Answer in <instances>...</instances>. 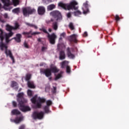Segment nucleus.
Listing matches in <instances>:
<instances>
[{
    "label": "nucleus",
    "instance_id": "obj_1",
    "mask_svg": "<svg viewBox=\"0 0 129 129\" xmlns=\"http://www.w3.org/2000/svg\"><path fill=\"white\" fill-rule=\"evenodd\" d=\"M19 27L20 25L17 22L15 23V27H13L9 24H7L6 25V30L10 32L9 33H5L4 34V31H3L2 36L3 37H4V38L6 40V43H9V42L12 41V40L9 39H10V38H11V37H12V36L14 35V32L11 31H12V30H17V29H19Z\"/></svg>",
    "mask_w": 129,
    "mask_h": 129
},
{
    "label": "nucleus",
    "instance_id": "obj_2",
    "mask_svg": "<svg viewBox=\"0 0 129 129\" xmlns=\"http://www.w3.org/2000/svg\"><path fill=\"white\" fill-rule=\"evenodd\" d=\"M24 96V93H19L17 95V101L19 102V107L22 111L23 112H26V111H30L31 110V108L28 106H25L24 104L27 102V100H25L24 101V98L23 96Z\"/></svg>",
    "mask_w": 129,
    "mask_h": 129
},
{
    "label": "nucleus",
    "instance_id": "obj_3",
    "mask_svg": "<svg viewBox=\"0 0 129 129\" xmlns=\"http://www.w3.org/2000/svg\"><path fill=\"white\" fill-rule=\"evenodd\" d=\"M4 37H3V30L2 29H0V39L1 42H0V48L1 50L2 51H4V50H5V53L6 54L7 56H9L10 58L12 59V60L14 61V57L12 55V52H11V50H7L8 46L7 45L4 44L3 43V40H4Z\"/></svg>",
    "mask_w": 129,
    "mask_h": 129
},
{
    "label": "nucleus",
    "instance_id": "obj_4",
    "mask_svg": "<svg viewBox=\"0 0 129 129\" xmlns=\"http://www.w3.org/2000/svg\"><path fill=\"white\" fill-rule=\"evenodd\" d=\"M78 5V3L74 0L71 1L69 4H66L63 3H58L59 7H60V8H62L64 10H68V11H70V10H73V9H74V10H77L78 7H75V6H77Z\"/></svg>",
    "mask_w": 129,
    "mask_h": 129
},
{
    "label": "nucleus",
    "instance_id": "obj_5",
    "mask_svg": "<svg viewBox=\"0 0 129 129\" xmlns=\"http://www.w3.org/2000/svg\"><path fill=\"white\" fill-rule=\"evenodd\" d=\"M59 70L56 66L53 64H51L50 66V69H47L46 70L40 69V74H45L46 77H50L51 75H52V73L51 72H53V73H57L58 72Z\"/></svg>",
    "mask_w": 129,
    "mask_h": 129
},
{
    "label": "nucleus",
    "instance_id": "obj_6",
    "mask_svg": "<svg viewBox=\"0 0 129 129\" xmlns=\"http://www.w3.org/2000/svg\"><path fill=\"white\" fill-rule=\"evenodd\" d=\"M31 101L34 104H36L37 107H41L42 103L45 101V99L38 97L35 95L31 99Z\"/></svg>",
    "mask_w": 129,
    "mask_h": 129
},
{
    "label": "nucleus",
    "instance_id": "obj_7",
    "mask_svg": "<svg viewBox=\"0 0 129 129\" xmlns=\"http://www.w3.org/2000/svg\"><path fill=\"white\" fill-rule=\"evenodd\" d=\"M36 12L34 9H31L30 7L24 8L23 9V15L25 17H28L29 15H32Z\"/></svg>",
    "mask_w": 129,
    "mask_h": 129
},
{
    "label": "nucleus",
    "instance_id": "obj_8",
    "mask_svg": "<svg viewBox=\"0 0 129 129\" xmlns=\"http://www.w3.org/2000/svg\"><path fill=\"white\" fill-rule=\"evenodd\" d=\"M50 16L55 19L56 21H59V20H62V16L61 13L58 11H54L50 13Z\"/></svg>",
    "mask_w": 129,
    "mask_h": 129
},
{
    "label": "nucleus",
    "instance_id": "obj_9",
    "mask_svg": "<svg viewBox=\"0 0 129 129\" xmlns=\"http://www.w3.org/2000/svg\"><path fill=\"white\" fill-rule=\"evenodd\" d=\"M43 117L44 112H40L39 113L37 112H34L32 114V117L34 118V119H37V118L38 119H42Z\"/></svg>",
    "mask_w": 129,
    "mask_h": 129
},
{
    "label": "nucleus",
    "instance_id": "obj_10",
    "mask_svg": "<svg viewBox=\"0 0 129 129\" xmlns=\"http://www.w3.org/2000/svg\"><path fill=\"white\" fill-rule=\"evenodd\" d=\"M48 38L50 44H55V40L57 38V35L55 33H52L51 35L48 34Z\"/></svg>",
    "mask_w": 129,
    "mask_h": 129
},
{
    "label": "nucleus",
    "instance_id": "obj_11",
    "mask_svg": "<svg viewBox=\"0 0 129 129\" xmlns=\"http://www.w3.org/2000/svg\"><path fill=\"white\" fill-rule=\"evenodd\" d=\"M10 120L12 122H15V123H20L21 121H23V120H24V117L23 116L17 117L15 119L13 120V119H11Z\"/></svg>",
    "mask_w": 129,
    "mask_h": 129
},
{
    "label": "nucleus",
    "instance_id": "obj_12",
    "mask_svg": "<svg viewBox=\"0 0 129 129\" xmlns=\"http://www.w3.org/2000/svg\"><path fill=\"white\" fill-rule=\"evenodd\" d=\"M82 10L84 15H86V14L88 13V2L87 1L86 3H84Z\"/></svg>",
    "mask_w": 129,
    "mask_h": 129
},
{
    "label": "nucleus",
    "instance_id": "obj_13",
    "mask_svg": "<svg viewBox=\"0 0 129 129\" xmlns=\"http://www.w3.org/2000/svg\"><path fill=\"white\" fill-rule=\"evenodd\" d=\"M38 15H44L45 12H46V10L45 9V7L43 6H40L38 8Z\"/></svg>",
    "mask_w": 129,
    "mask_h": 129
},
{
    "label": "nucleus",
    "instance_id": "obj_14",
    "mask_svg": "<svg viewBox=\"0 0 129 129\" xmlns=\"http://www.w3.org/2000/svg\"><path fill=\"white\" fill-rule=\"evenodd\" d=\"M22 38V35L21 34H16V37H14L12 39V40H15L16 42L17 43H20L21 42V39Z\"/></svg>",
    "mask_w": 129,
    "mask_h": 129
},
{
    "label": "nucleus",
    "instance_id": "obj_15",
    "mask_svg": "<svg viewBox=\"0 0 129 129\" xmlns=\"http://www.w3.org/2000/svg\"><path fill=\"white\" fill-rule=\"evenodd\" d=\"M46 104L47 106H46L44 107V110L46 112V113H48L49 112V108L48 107V106L51 105V104H52V101H51L50 100H48L46 101Z\"/></svg>",
    "mask_w": 129,
    "mask_h": 129
},
{
    "label": "nucleus",
    "instance_id": "obj_16",
    "mask_svg": "<svg viewBox=\"0 0 129 129\" xmlns=\"http://www.w3.org/2000/svg\"><path fill=\"white\" fill-rule=\"evenodd\" d=\"M28 87H29V88H35V84H34V82L32 81H28L27 82Z\"/></svg>",
    "mask_w": 129,
    "mask_h": 129
},
{
    "label": "nucleus",
    "instance_id": "obj_17",
    "mask_svg": "<svg viewBox=\"0 0 129 129\" xmlns=\"http://www.w3.org/2000/svg\"><path fill=\"white\" fill-rule=\"evenodd\" d=\"M31 34V35H39V34H41L39 32H32V31H30L29 32H23V35H29Z\"/></svg>",
    "mask_w": 129,
    "mask_h": 129
},
{
    "label": "nucleus",
    "instance_id": "obj_18",
    "mask_svg": "<svg viewBox=\"0 0 129 129\" xmlns=\"http://www.w3.org/2000/svg\"><path fill=\"white\" fill-rule=\"evenodd\" d=\"M2 3L4 4L5 7H9L11 3L10 0H1Z\"/></svg>",
    "mask_w": 129,
    "mask_h": 129
},
{
    "label": "nucleus",
    "instance_id": "obj_19",
    "mask_svg": "<svg viewBox=\"0 0 129 129\" xmlns=\"http://www.w3.org/2000/svg\"><path fill=\"white\" fill-rule=\"evenodd\" d=\"M11 87L17 90L18 89V84L16 82H12Z\"/></svg>",
    "mask_w": 129,
    "mask_h": 129
},
{
    "label": "nucleus",
    "instance_id": "obj_20",
    "mask_svg": "<svg viewBox=\"0 0 129 129\" xmlns=\"http://www.w3.org/2000/svg\"><path fill=\"white\" fill-rule=\"evenodd\" d=\"M71 38V41H73L75 43H76V38H77V35L76 34H74L73 35H71L70 36Z\"/></svg>",
    "mask_w": 129,
    "mask_h": 129
},
{
    "label": "nucleus",
    "instance_id": "obj_21",
    "mask_svg": "<svg viewBox=\"0 0 129 129\" xmlns=\"http://www.w3.org/2000/svg\"><path fill=\"white\" fill-rule=\"evenodd\" d=\"M65 59V53L64 51H61L59 53V59L63 60Z\"/></svg>",
    "mask_w": 129,
    "mask_h": 129
},
{
    "label": "nucleus",
    "instance_id": "obj_22",
    "mask_svg": "<svg viewBox=\"0 0 129 129\" xmlns=\"http://www.w3.org/2000/svg\"><path fill=\"white\" fill-rule=\"evenodd\" d=\"M27 26L28 27H31L32 28H34V29H38V26H37L36 25L30 24L29 23H25Z\"/></svg>",
    "mask_w": 129,
    "mask_h": 129
},
{
    "label": "nucleus",
    "instance_id": "obj_23",
    "mask_svg": "<svg viewBox=\"0 0 129 129\" xmlns=\"http://www.w3.org/2000/svg\"><path fill=\"white\" fill-rule=\"evenodd\" d=\"M21 113V112H20V111L18 110H13L12 111V114H15L16 115H18V114H20Z\"/></svg>",
    "mask_w": 129,
    "mask_h": 129
},
{
    "label": "nucleus",
    "instance_id": "obj_24",
    "mask_svg": "<svg viewBox=\"0 0 129 129\" xmlns=\"http://www.w3.org/2000/svg\"><path fill=\"white\" fill-rule=\"evenodd\" d=\"M55 5H50L47 7L48 11H52L53 9H55Z\"/></svg>",
    "mask_w": 129,
    "mask_h": 129
},
{
    "label": "nucleus",
    "instance_id": "obj_25",
    "mask_svg": "<svg viewBox=\"0 0 129 129\" xmlns=\"http://www.w3.org/2000/svg\"><path fill=\"white\" fill-rule=\"evenodd\" d=\"M68 56L69 57V58H70V59H73V58H74V57H75V56H74V55L72 53H71V52H70V51H69V50L68 52Z\"/></svg>",
    "mask_w": 129,
    "mask_h": 129
},
{
    "label": "nucleus",
    "instance_id": "obj_26",
    "mask_svg": "<svg viewBox=\"0 0 129 129\" xmlns=\"http://www.w3.org/2000/svg\"><path fill=\"white\" fill-rule=\"evenodd\" d=\"M52 28L54 31H57L58 29V24L57 23H54L53 24Z\"/></svg>",
    "mask_w": 129,
    "mask_h": 129
},
{
    "label": "nucleus",
    "instance_id": "obj_27",
    "mask_svg": "<svg viewBox=\"0 0 129 129\" xmlns=\"http://www.w3.org/2000/svg\"><path fill=\"white\" fill-rule=\"evenodd\" d=\"M60 64H61V68H64L65 66H66V65L68 64V61H64L61 62Z\"/></svg>",
    "mask_w": 129,
    "mask_h": 129
},
{
    "label": "nucleus",
    "instance_id": "obj_28",
    "mask_svg": "<svg viewBox=\"0 0 129 129\" xmlns=\"http://www.w3.org/2000/svg\"><path fill=\"white\" fill-rule=\"evenodd\" d=\"M31 77H32V76L31 75V74H28L26 75L25 77V80H26V81H28L30 80V79H31Z\"/></svg>",
    "mask_w": 129,
    "mask_h": 129
},
{
    "label": "nucleus",
    "instance_id": "obj_29",
    "mask_svg": "<svg viewBox=\"0 0 129 129\" xmlns=\"http://www.w3.org/2000/svg\"><path fill=\"white\" fill-rule=\"evenodd\" d=\"M12 12L13 13H15V14H18L19 13H20V8H16L14 9Z\"/></svg>",
    "mask_w": 129,
    "mask_h": 129
},
{
    "label": "nucleus",
    "instance_id": "obj_30",
    "mask_svg": "<svg viewBox=\"0 0 129 129\" xmlns=\"http://www.w3.org/2000/svg\"><path fill=\"white\" fill-rule=\"evenodd\" d=\"M33 91H32L31 90H28L27 91V94L28 95V96H30L31 97V96H32V95H33Z\"/></svg>",
    "mask_w": 129,
    "mask_h": 129
},
{
    "label": "nucleus",
    "instance_id": "obj_31",
    "mask_svg": "<svg viewBox=\"0 0 129 129\" xmlns=\"http://www.w3.org/2000/svg\"><path fill=\"white\" fill-rule=\"evenodd\" d=\"M14 6L16 7L19 5V0H12Z\"/></svg>",
    "mask_w": 129,
    "mask_h": 129
},
{
    "label": "nucleus",
    "instance_id": "obj_32",
    "mask_svg": "<svg viewBox=\"0 0 129 129\" xmlns=\"http://www.w3.org/2000/svg\"><path fill=\"white\" fill-rule=\"evenodd\" d=\"M69 27L71 30H74V26L73 25V23H70L69 24Z\"/></svg>",
    "mask_w": 129,
    "mask_h": 129
},
{
    "label": "nucleus",
    "instance_id": "obj_33",
    "mask_svg": "<svg viewBox=\"0 0 129 129\" xmlns=\"http://www.w3.org/2000/svg\"><path fill=\"white\" fill-rule=\"evenodd\" d=\"M62 77V75H61V74H59L55 76V80H57V79H59V78H61Z\"/></svg>",
    "mask_w": 129,
    "mask_h": 129
},
{
    "label": "nucleus",
    "instance_id": "obj_34",
    "mask_svg": "<svg viewBox=\"0 0 129 129\" xmlns=\"http://www.w3.org/2000/svg\"><path fill=\"white\" fill-rule=\"evenodd\" d=\"M75 16H79V15H81V12L79 11H77L76 12H74Z\"/></svg>",
    "mask_w": 129,
    "mask_h": 129
},
{
    "label": "nucleus",
    "instance_id": "obj_35",
    "mask_svg": "<svg viewBox=\"0 0 129 129\" xmlns=\"http://www.w3.org/2000/svg\"><path fill=\"white\" fill-rule=\"evenodd\" d=\"M67 73H70V67L67 66Z\"/></svg>",
    "mask_w": 129,
    "mask_h": 129
},
{
    "label": "nucleus",
    "instance_id": "obj_36",
    "mask_svg": "<svg viewBox=\"0 0 129 129\" xmlns=\"http://www.w3.org/2000/svg\"><path fill=\"white\" fill-rule=\"evenodd\" d=\"M65 36V33H62L60 34V37L59 38V40H62V37H64Z\"/></svg>",
    "mask_w": 129,
    "mask_h": 129
},
{
    "label": "nucleus",
    "instance_id": "obj_37",
    "mask_svg": "<svg viewBox=\"0 0 129 129\" xmlns=\"http://www.w3.org/2000/svg\"><path fill=\"white\" fill-rule=\"evenodd\" d=\"M42 51H43V52H44V51H46L47 50V47L46 46H43L41 48Z\"/></svg>",
    "mask_w": 129,
    "mask_h": 129
},
{
    "label": "nucleus",
    "instance_id": "obj_38",
    "mask_svg": "<svg viewBox=\"0 0 129 129\" xmlns=\"http://www.w3.org/2000/svg\"><path fill=\"white\" fill-rule=\"evenodd\" d=\"M120 18H119V17H118V15L115 16V20L117 22V21H119Z\"/></svg>",
    "mask_w": 129,
    "mask_h": 129
},
{
    "label": "nucleus",
    "instance_id": "obj_39",
    "mask_svg": "<svg viewBox=\"0 0 129 129\" xmlns=\"http://www.w3.org/2000/svg\"><path fill=\"white\" fill-rule=\"evenodd\" d=\"M25 125H22L20 126H19V129H25Z\"/></svg>",
    "mask_w": 129,
    "mask_h": 129
},
{
    "label": "nucleus",
    "instance_id": "obj_40",
    "mask_svg": "<svg viewBox=\"0 0 129 129\" xmlns=\"http://www.w3.org/2000/svg\"><path fill=\"white\" fill-rule=\"evenodd\" d=\"M24 46L25 48H29V45H28V44L26 42L24 43Z\"/></svg>",
    "mask_w": 129,
    "mask_h": 129
},
{
    "label": "nucleus",
    "instance_id": "obj_41",
    "mask_svg": "<svg viewBox=\"0 0 129 129\" xmlns=\"http://www.w3.org/2000/svg\"><path fill=\"white\" fill-rule=\"evenodd\" d=\"M4 17L5 19H8L9 18V16L8 15V14H7V13L4 14Z\"/></svg>",
    "mask_w": 129,
    "mask_h": 129
},
{
    "label": "nucleus",
    "instance_id": "obj_42",
    "mask_svg": "<svg viewBox=\"0 0 129 129\" xmlns=\"http://www.w3.org/2000/svg\"><path fill=\"white\" fill-rule=\"evenodd\" d=\"M42 31L44 33H45L46 34H48V32L45 28H43Z\"/></svg>",
    "mask_w": 129,
    "mask_h": 129
},
{
    "label": "nucleus",
    "instance_id": "obj_43",
    "mask_svg": "<svg viewBox=\"0 0 129 129\" xmlns=\"http://www.w3.org/2000/svg\"><path fill=\"white\" fill-rule=\"evenodd\" d=\"M12 104H13V106H17V103L16 102L13 101L12 102Z\"/></svg>",
    "mask_w": 129,
    "mask_h": 129
},
{
    "label": "nucleus",
    "instance_id": "obj_44",
    "mask_svg": "<svg viewBox=\"0 0 129 129\" xmlns=\"http://www.w3.org/2000/svg\"><path fill=\"white\" fill-rule=\"evenodd\" d=\"M67 16L68 18H70L71 17V13H68Z\"/></svg>",
    "mask_w": 129,
    "mask_h": 129
},
{
    "label": "nucleus",
    "instance_id": "obj_45",
    "mask_svg": "<svg viewBox=\"0 0 129 129\" xmlns=\"http://www.w3.org/2000/svg\"><path fill=\"white\" fill-rule=\"evenodd\" d=\"M84 37H87L88 34H87V32H84Z\"/></svg>",
    "mask_w": 129,
    "mask_h": 129
},
{
    "label": "nucleus",
    "instance_id": "obj_46",
    "mask_svg": "<svg viewBox=\"0 0 129 129\" xmlns=\"http://www.w3.org/2000/svg\"><path fill=\"white\" fill-rule=\"evenodd\" d=\"M46 64L44 63H41L40 64V66H45Z\"/></svg>",
    "mask_w": 129,
    "mask_h": 129
},
{
    "label": "nucleus",
    "instance_id": "obj_47",
    "mask_svg": "<svg viewBox=\"0 0 129 129\" xmlns=\"http://www.w3.org/2000/svg\"><path fill=\"white\" fill-rule=\"evenodd\" d=\"M44 3H48L49 0H43Z\"/></svg>",
    "mask_w": 129,
    "mask_h": 129
},
{
    "label": "nucleus",
    "instance_id": "obj_48",
    "mask_svg": "<svg viewBox=\"0 0 129 129\" xmlns=\"http://www.w3.org/2000/svg\"><path fill=\"white\" fill-rule=\"evenodd\" d=\"M0 22H2V23H5V20H2L1 19H0Z\"/></svg>",
    "mask_w": 129,
    "mask_h": 129
},
{
    "label": "nucleus",
    "instance_id": "obj_49",
    "mask_svg": "<svg viewBox=\"0 0 129 129\" xmlns=\"http://www.w3.org/2000/svg\"><path fill=\"white\" fill-rule=\"evenodd\" d=\"M48 31H49L50 32H52V29H51V28H49V29H48Z\"/></svg>",
    "mask_w": 129,
    "mask_h": 129
},
{
    "label": "nucleus",
    "instance_id": "obj_50",
    "mask_svg": "<svg viewBox=\"0 0 129 129\" xmlns=\"http://www.w3.org/2000/svg\"><path fill=\"white\" fill-rule=\"evenodd\" d=\"M38 42H41V38H38Z\"/></svg>",
    "mask_w": 129,
    "mask_h": 129
},
{
    "label": "nucleus",
    "instance_id": "obj_51",
    "mask_svg": "<svg viewBox=\"0 0 129 129\" xmlns=\"http://www.w3.org/2000/svg\"><path fill=\"white\" fill-rule=\"evenodd\" d=\"M2 8V4L0 3V9H1Z\"/></svg>",
    "mask_w": 129,
    "mask_h": 129
}]
</instances>
